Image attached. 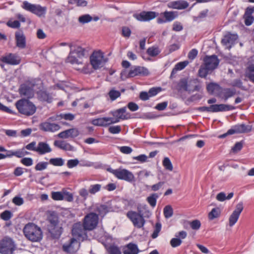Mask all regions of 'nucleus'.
Returning a JSON list of instances; mask_svg holds the SVG:
<instances>
[{"mask_svg": "<svg viewBox=\"0 0 254 254\" xmlns=\"http://www.w3.org/2000/svg\"><path fill=\"white\" fill-rule=\"evenodd\" d=\"M23 233L25 237L33 242H40L43 237L41 228L32 223H29L24 226Z\"/></svg>", "mask_w": 254, "mask_h": 254, "instance_id": "f257e3e1", "label": "nucleus"}, {"mask_svg": "<svg viewBox=\"0 0 254 254\" xmlns=\"http://www.w3.org/2000/svg\"><path fill=\"white\" fill-rule=\"evenodd\" d=\"M151 214L150 212L147 210H145L144 213H142L141 211H139L138 212L131 211L127 212V216L135 227L141 228L145 223L144 217L149 218Z\"/></svg>", "mask_w": 254, "mask_h": 254, "instance_id": "f03ea898", "label": "nucleus"}, {"mask_svg": "<svg viewBox=\"0 0 254 254\" xmlns=\"http://www.w3.org/2000/svg\"><path fill=\"white\" fill-rule=\"evenodd\" d=\"M70 48V53L66 59V62L72 64H81L82 62L80 61L78 59H81L85 56V50L80 46H72L69 45Z\"/></svg>", "mask_w": 254, "mask_h": 254, "instance_id": "7ed1b4c3", "label": "nucleus"}, {"mask_svg": "<svg viewBox=\"0 0 254 254\" xmlns=\"http://www.w3.org/2000/svg\"><path fill=\"white\" fill-rule=\"evenodd\" d=\"M18 112L24 115L30 116L33 115L36 111L35 105L26 99H21L15 103Z\"/></svg>", "mask_w": 254, "mask_h": 254, "instance_id": "20e7f679", "label": "nucleus"}, {"mask_svg": "<svg viewBox=\"0 0 254 254\" xmlns=\"http://www.w3.org/2000/svg\"><path fill=\"white\" fill-rule=\"evenodd\" d=\"M107 170L119 180H124L129 183L135 181V177L132 173L126 169L119 168L117 169H113L108 168Z\"/></svg>", "mask_w": 254, "mask_h": 254, "instance_id": "39448f33", "label": "nucleus"}, {"mask_svg": "<svg viewBox=\"0 0 254 254\" xmlns=\"http://www.w3.org/2000/svg\"><path fill=\"white\" fill-rule=\"evenodd\" d=\"M21 7L25 10L30 11L39 17L44 16L47 11L46 6L39 4H32L27 1H24Z\"/></svg>", "mask_w": 254, "mask_h": 254, "instance_id": "423d86ee", "label": "nucleus"}, {"mask_svg": "<svg viewBox=\"0 0 254 254\" xmlns=\"http://www.w3.org/2000/svg\"><path fill=\"white\" fill-rule=\"evenodd\" d=\"M149 74V72L147 68L143 66H136L131 67L127 74H126V71H122L121 73V76L122 78L124 76L126 78H130L136 76H147Z\"/></svg>", "mask_w": 254, "mask_h": 254, "instance_id": "0eeeda50", "label": "nucleus"}, {"mask_svg": "<svg viewBox=\"0 0 254 254\" xmlns=\"http://www.w3.org/2000/svg\"><path fill=\"white\" fill-rule=\"evenodd\" d=\"M56 118L54 117H50L46 121L39 125L40 130L45 132H55L60 129V126L56 123H52Z\"/></svg>", "mask_w": 254, "mask_h": 254, "instance_id": "6e6552de", "label": "nucleus"}, {"mask_svg": "<svg viewBox=\"0 0 254 254\" xmlns=\"http://www.w3.org/2000/svg\"><path fill=\"white\" fill-rule=\"evenodd\" d=\"M106 62L103 53L99 51L93 53L90 57V63L95 69L103 67Z\"/></svg>", "mask_w": 254, "mask_h": 254, "instance_id": "1a4fd4ad", "label": "nucleus"}, {"mask_svg": "<svg viewBox=\"0 0 254 254\" xmlns=\"http://www.w3.org/2000/svg\"><path fill=\"white\" fill-rule=\"evenodd\" d=\"M98 215L95 213H90L86 215L83 221V227L87 230L94 229L98 223Z\"/></svg>", "mask_w": 254, "mask_h": 254, "instance_id": "9d476101", "label": "nucleus"}, {"mask_svg": "<svg viewBox=\"0 0 254 254\" xmlns=\"http://www.w3.org/2000/svg\"><path fill=\"white\" fill-rule=\"evenodd\" d=\"M15 246L12 240L4 238L0 242V253L1 254H12Z\"/></svg>", "mask_w": 254, "mask_h": 254, "instance_id": "9b49d317", "label": "nucleus"}, {"mask_svg": "<svg viewBox=\"0 0 254 254\" xmlns=\"http://www.w3.org/2000/svg\"><path fill=\"white\" fill-rule=\"evenodd\" d=\"M178 15L177 11H165L160 13V16L157 19V23L162 24L171 22L177 18Z\"/></svg>", "mask_w": 254, "mask_h": 254, "instance_id": "f8f14e48", "label": "nucleus"}, {"mask_svg": "<svg viewBox=\"0 0 254 254\" xmlns=\"http://www.w3.org/2000/svg\"><path fill=\"white\" fill-rule=\"evenodd\" d=\"M158 15V13L154 11H143L139 13H134V18L141 22L149 21L154 19Z\"/></svg>", "mask_w": 254, "mask_h": 254, "instance_id": "ddd939ff", "label": "nucleus"}, {"mask_svg": "<svg viewBox=\"0 0 254 254\" xmlns=\"http://www.w3.org/2000/svg\"><path fill=\"white\" fill-rule=\"evenodd\" d=\"M243 209L244 206L243 202H240L236 205L235 209L233 211L229 218V225L230 227L234 226L237 222Z\"/></svg>", "mask_w": 254, "mask_h": 254, "instance_id": "4468645a", "label": "nucleus"}, {"mask_svg": "<svg viewBox=\"0 0 254 254\" xmlns=\"http://www.w3.org/2000/svg\"><path fill=\"white\" fill-rule=\"evenodd\" d=\"M188 82L186 78L181 79L178 83V90L187 91L189 93L199 91L202 89L200 85H194V88L188 87Z\"/></svg>", "mask_w": 254, "mask_h": 254, "instance_id": "2eb2a0df", "label": "nucleus"}, {"mask_svg": "<svg viewBox=\"0 0 254 254\" xmlns=\"http://www.w3.org/2000/svg\"><path fill=\"white\" fill-rule=\"evenodd\" d=\"M219 63V60L216 55L206 56L204 58V64L208 69L213 70L215 69Z\"/></svg>", "mask_w": 254, "mask_h": 254, "instance_id": "dca6fc26", "label": "nucleus"}, {"mask_svg": "<svg viewBox=\"0 0 254 254\" xmlns=\"http://www.w3.org/2000/svg\"><path fill=\"white\" fill-rule=\"evenodd\" d=\"M252 130V127L244 124L235 125L228 130V133H243L249 132Z\"/></svg>", "mask_w": 254, "mask_h": 254, "instance_id": "f3484780", "label": "nucleus"}, {"mask_svg": "<svg viewBox=\"0 0 254 254\" xmlns=\"http://www.w3.org/2000/svg\"><path fill=\"white\" fill-rule=\"evenodd\" d=\"M1 61L9 64L17 65L20 64L21 62V58L16 54L10 53L2 57Z\"/></svg>", "mask_w": 254, "mask_h": 254, "instance_id": "a211bd4d", "label": "nucleus"}, {"mask_svg": "<svg viewBox=\"0 0 254 254\" xmlns=\"http://www.w3.org/2000/svg\"><path fill=\"white\" fill-rule=\"evenodd\" d=\"M87 230L83 227V224L77 223L74 224L72 229V235L78 238H83L85 236V231Z\"/></svg>", "mask_w": 254, "mask_h": 254, "instance_id": "6ab92c4d", "label": "nucleus"}, {"mask_svg": "<svg viewBox=\"0 0 254 254\" xmlns=\"http://www.w3.org/2000/svg\"><path fill=\"white\" fill-rule=\"evenodd\" d=\"M15 39L17 47L20 49L26 47V38L22 31L19 30L15 32Z\"/></svg>", "mask_w": 254, "mask_h": 254, "instance_id": "aec40b11", "label": "nucleus"}, {"mask_svg": "<svg viewBox=\"0 0 254 254\" xmlns=\"http://www.w3.org/2000/svg\"><path fill=\"white\" fill-rule=\"evenodd\" d=\"M48 221L50 223L49 231L51 234L54 233L55 230L57 228L59 223V220L57 215L55 212L51 213L48 216Z\"/></svg>", "mask_w": 254, "mask_h": 254, "instance_id": "412c9836", "label": "nucleus"}, {"mask_svg": "<svg viewBox=\"0 0 254 254\" xmlns=\"http://www.w3.org/2000/svg\"><path fill=\"white\" fill-rule=\"evenodd\" d=\"M63 247L64 251L74 253L78 250L79 244L75 239L72 238L69 244L64 245Z\"/></svg>", "mask_w": 254, "mask_h": 254, "instance_id": "4be33fe9", "label": "nucleus"}, {"mask_svg": "<svg viewBox=\"0 0 254 254\" xmlns=\"http://www.w3.org/2000/svg\"><path fill=\"white\" fill-rule=\"evenodd\" d=\"M78 135V130L76 128H73L61 132L58 134V136L61 138H68L75 137Z\"/></svg>", "mask_w": 254, "mask_h": 254, "instance_id": "5701e85b", "label": "nucleus"}, {"mask_svg": "<svg viewBox=\"0 0 254 254\" xmlns=\"http://www.w3.org/2000/svg\"><path fill=\"white\" fill-rule=\"evenodd\" d=\"M237 38L238 36L236 34H228L222 40V43L230 49Z\"/></svg>", "mask_w": 254, "mask_h": 254, "instance_id": "b1692460", "label": "nucleus"}, {"mask_svg": "<svg viewBox=\"0 0 254 254\" xmlns=\"http://www.w3.org/2000/svg\"><path fill=\"white\" fill-rule=\"evenodd\" d=\"M236 93L235 90H232L230 88L222 89L221 87V90L218 93V96L222 99H224L225 101L228 100V98L233 97Z\"/></svg>", "mask_w": 254, "mask_h": 254, "instance_id": "393cba45", "label": "nucleus"}, {"mask_svg": "<svg viewBox=\"0 0 254 254\" xmlns=\"http://www.w3.org/2000/svg\"><path fill=\"white\" fill-rule=\"evenodd\" d=\"M139 252V250L137 245L132 243H129L123 248L124 254H138Z\"/></svg>", "mask_w": 254, "mask_h": 254, "instance_id": "a878e982", "label": "nucleus"}, {"mask_svg": "<svg viewBox=\"0 0 254 254\" xmlns=\"http://www.w3.org/2000/svg\"><path fill=\"white\" fill-rule=\"evenodd\" d=\"M50 145L46 142H40L37 146V152L40 155H43L52 151Z\"/></svg>", "mask_w": 254, "mask_h": 254, "instance_id": "bb28decb", "label": "nucleus"}, {"mask_svg": "<svg viewBox=\"0 0 254 254\" xmlns=\"http://www.w3.org/2000/svg\"><path fill=\"white\" fill-rule=\"evenodd\" d=\"M167 6L171 8L183 9L188 7L189 3L185 0H178L169 2Z\"/></svg>", "mask_w": 254, "mask_h": 254, "instance_id": "cd10ccee", "label": "nucleus"}, {"mask_svg": "<svg viewBox=\"0 0 254 254\" xmlns=\"http://www.w3.org/2000/svg\"><path fill=\"white\" fill-rule=\"evenodd\" d=\"M19 93L21 96L31 98L34 96L33 89L26 85H22L19 89Z\"/></svg>", "mask_w": 254, "mask_h": 254, "instance_id": "c85d7f7f", "label": "nucleus"}, {"mask_svg": "<svg viewBox=\"0 0 254 254\" xmlns=\"http://www.w3.org/2000/svg\"><path fill=\"white\" fill-rule=\"evenodd\" d=\"M126 113V108L124 107L112 112L111 114L117 120H119V122L120 120H124L127 119V115Z\"/></svg>", "mask_w": 254, "mask_h": 254, "instance_id": "c756f323", "label": "nucleus"}, {"mask_svg": "<svg viewBox=\"0 0 254 254\" xmlns=\"http://www.w3.org/2000/svg\"><path fill=\"white\" fill-rule=\"evenodd\" d=\"M254 9L252 8L248 7L245 11L244 18L245 19V24L247 26H250L252 24L254 21V17L252 16Z\"/></svg>", "mask_w": 254, "mask_h": 254, "instance_id": "7c9ffc66", "label": "nucleus"}, {"mask_svg": "<svg viewBox=\"0 0 254 254\" xmlns=\"http://www.w3.org/2000/svg\"><path fill=\"white\" fill-rule=\"evenodd\" d=\"M37 96L39 100L41 101L51 103L53 101V97L51 95L44 91H39L37 92Z\"/></svg>", "mask_w": 254, "mask_h": 254, "instance_id": "2f4dec72", "label": "nucleus"}, {"mask_svg": "<svg viewBox=\"0 0 254 254\" xmlns=\"http://www.w3.org/2000/svg\"><path fill=\"white\" fill-rule=\"evenodd\" d=\"M54 145L58 148L66 151H71L73 149V147L70 144L64 141L55 140Z\"/></svg>", "mask_w": 254, "mask_h": 254, "instance_id": "473e14b6", "label": "nucleus"}, {"mask_svg": "<svg viewBox=\"0 0 254 254\" xmlns=\"http://www.w3.org/2000/svg\"><path fill=\"white\" fill-rule=\"evenodd\" d=\"M207 90L210 94L218 95V93L221 90V87L216 83H211L207 86Z\"/></svg>", "mask_w": 254, "mask_h": 254, "instance_id": "72a5a7b5", "label": "nucleus"}, {"mask_svg": "<svg viewBox=\"0 0 254 254\" xmlns=\"http://www.w3.org/2000/svg\"><path fill=\"white\" fill-rule=\"evenodd\" d=\"M189 64V62L188 61H185L177 63L175 65L174 68L172 69L171 75V76H173L174 74H175L178 71L183 69L188 65Z\"/></svg>", "mask_w": 254, "mask_h": 254, "instance_id": "f704fd0d", "label": "nucleus"}, {"mask_svg": "<svg viewBox=\"0 0 254 254\" xmlns=\"http://www.w3.org/2000/svg\"><path fill=\"white\" fill-rule=\"evenodd\" d=\"M245 76L254 83V65H250L246 68Z\"/></svg>", "mask_w": 254, "mask_h": 254, "instance_id": "c9c22d12", "label": "nucleus"}, {"mask_svg": "<svg viewBox=\"0 0 254 254\" xmlns=\"http://www.w3.org/2000/svg\"><path fill=\"white\" fill-rule=\"evenodd\" d=\"M49 163L55 166H62L64 164V160L62 158H51Z\"/></svg>", "mask_w": 254, "mask_h": 254, "instance_id": "e433bc0d", "label": "nucleus"}, {"mask_svg": "<svg viewBox=\"0 0 254 254\" xmlns=\"http://www.w3.org/2000/svg\"><path fill=\"white\" fill-rule=\"evenodd\" d=\"M106 120L105 117L95 119L91 121V123L96 126L106 127L107 126Z\"/></svg>", "mask_w": 254, "mask_h": 254, "instance_id": "4c0bfd02", "label": "nucleus"}, {"mask_svg": "<svg viewBox=\"0 0 254 254\" xmlns=\"http://www.w3.org/2000/svg\"><path fill=\"white\" fill-rule=\"evenodd\" d=\"M93 20L92 17L88 14L81 15L78 18V21L82 24L90 22Z\"/></svg>", "mask_w": 254, "mask_h": 254, "instance_id": "58836bf2", "label": "nucleus"}, {"mask_svg": "<svg viewBox=\"0 0 254 254\" xmlns=\"http://www.w3.org/2000/svg\"><path fill=\"white\" fill-rule=\"evenodd\" d=\"M220 215V210L219 208H213L208 214V218L210 220H213L218 218Z\"/></svg>", "mask_w": 254, "mask_h": 254, "instance_id": "ea45409f", "label": "nucleus"}, {"mask_svg": "<svg viewBox=\"0 0 254 254\" xmlns=\"http://www.w3.org/2000/svg\"><path fill=\"white\" fill-rule=\"evenodd\" d=\"M211 70L210 69H208L204 64L201 65L199 70L198 74L199 76L202 78H205L207 75L209 71Z\"/></svg>", "mask_w": 254, "mask_h": 254, "instance_id": "a19ab883", "label": "nucleus"}, {"mask_svg": "<svg viewBox=\"0 0 254 254\" xmlns=\"http://www.w3.org/2000/svg\"><path fill=\"white\" fill-rule=\"evenodd\" d=\"M96 211L101 217H103L108 212V208L106 205H100L96 207Z\"/></svg>", "mask_w": 254, "mask_h": 254, "instance_id": "79ce46f5", "label": "nucleus"}, {"mask_svg": "<svg viewBox=\"0 0 254 254\" xmlns=\"http://www.w3.org/2000/svg\"><path fill=\"white\" fill-rule=\"evenodd\" d=\"M158 197V195L157 193H153L147 198V201L152 207H154L156 204Z\"/></svg>", "mask_w": 254, "mask_h": 254, "instance_id": "37998d69", "label": "nucleus"}, {"mask_svg": "<svg viewBox=\"0 0 254 254\" xmlns=\"http://www.w3.org/2000/svg\"><path fill=\"white\" fill-rule=\"evenodd\" d=\"M108 95L111 100L113 101L121 96V93L119 91L112 89L109 92Z\"/></svg>", "mask_w": 254, "mask_h": 254, "instance_id": "c03bdc74", "label": "nucleus"}, {"mask_svg": "<svg viewBox=\"0 0 254 254\" xmlns=\"http://www.w3.org/2000/svg\"><path fill=\"white\" fill-rule=\"evenodd\" d=\"M163 212L165 217L169 218L172 216L173 210L170 205H167L164 207Z\"/></svg>", "mask_w": 254, "mask_h": 254, "instance_id": "a18cd8bd", "label": "nucleus"}, {"mask_svg": "<svg viewBox=\"0 0 254 254\" xmlns=\"http://www.w3.org/2000/svg\"><path fill=\"white\" fill-rule=\"evenodd\" d=\"M163 165L165 167V168L169 170L170 171H172L173 169V167L172 164L170 160V159L168 157L164 158L163 161Z\"/></svg>", "mask_w": 254, "mask_h": 254, "instance_id": "49530a36", "label": "nucleus"}, {"mask_svg": "<svg viewBox=\"0 0 254 254\" xmlns=\"http://www.w3.org/2000/svg\"><path fill=\"white\" fill-rule=\"evenodd\" d=\"M101 188V185L100 184H95L91 185L89 187V192L94 194L100 191Z\"/></svg>", "mask_w": 254, "mask_h": 254, "instance_id": "de8ad7c7", "label": "nucleus"}, {"mask_svg": "<svg viewBox=\"0 0 254 254\" xmlns=\"http://www.w3.org/2000/svg\"><path fill=\"white\" fill-rule=\"evenodd\" d=\"M52 197L55 200H62L64 199L63 192L60 191L53 192L52 193Z\"/></svg>", "mask_w": 254, "mask_h": 254, "instance_id": "09e8293b", "label": "nucleus"}, {"mask_svg": "<svg viewBox=\"0 0 254 254\" xmlns=\"http://www.w3.org/2000/svg\"><path fill=\"white\" fill-rule=\"evenodd\" d=\"M219 112L233 110L235 109L233 106L226 104H219Z\"/></svg>", "mask_w": 254, "mask_h": 254, "instance_id": "8fccbe9b", "label": "nucleus"}, {"mask_svg": "<svg viewBox=\"0 0 254 254\" xmlns=\"http://www.w3.org/2000/svg\"><path fill=\"white\" fill-rule=\"evenodd\" d=\"M6 25L12 28H18L20 27V23L18 20H14L12 21L11 20H8L7 23Z\"/></svg>", "mask_w": 254, "mask_h": 254, "instance_id": "3c124183", "label": "nucleus"}, {"mask_svg": "<svg viewBox=\"0 0 254 254\" xmlns=\"http://www.w3.org/2000/svg\"><path fill=\"white\" fill-rule=\"evenodd\" d=\"M48 163L47 162H40L36 164L35 169L36 171H42L47 168Z\"/></svg>", "mask_w": 254, "mask_h": 254, "instance_id": "603ef678", "label": "nucleus"}, {"mask_svg": "<svg viewBox=\"0 0 254 254\" xmlns=\"http://www.w3.org/2000/svg\"><path fill=\"white\" fill-rule=\"evenodd\" d=\"M147 53L149 56L155 57L159 54L160 51L158 48L150 47L147 49Z\"/></svg>", "mask_w": 254, "mask_h": 254, "instance_id": "864d4df0", "label": "nucleus"}, {"mask_svg": "<svg viewBox=\"0 0 254 254\" xmlns=\"http://www.w3.org/2000/svg\"><path fill=\"white\" fill-rule=\"evenodd\" d=\"M190 227L195 230H198L201 226L200 222L198 220H194L191 222H189Z\"/></svg>", "mask_w": 254, "mask_h": 254, "instance_id": "5fc2aeb1", "label": "nucleus"}, {"mask_svg": "<svg viewBox=\"0 0 254 254\" xmlns=\"http://www.w3.org/2000/svg\"><path fill=\"white\" fill-rule=\"evenodd\" d=\"M182 243V240L178 238H172L170 241V245L173 248L179 247Z\"/></svg>", "mask_w": 254, "mask_h": 254, "instance_id": "6e6d98bb", "label": "nucleus"}, {"mask_svg": "<svg viewBox=\"0 0 254 254\" xmlns=\"http://www.w3.org/2000/svg\"><path fill=\"white\" fill-rule=\"evenodd\" d=\"M208 12V9H205L201 11L197 16H194L193 19L194 21H198L200 19L206 17Z\"/></svg>", "mask_w": 254, "mask_h": 254, "instance_id": "4d7b16f0", "label": "nucleus"}, {"mask_svg": "<svg viewBox=\"0 0 254 254\" xmlns=\"http://www.w3.org/2000/svg\"><path fill=\"white\" fill-rule=\"evenodd\" d=\"M201 89L199 91V93L192 95L190 98V100L192 102L198 101L201 99L203 97V93L201 92Z\"/></svg>", "mask_w": 254, "mask_h": 254, "instance_id": "13d9d810", "label": "nucleus"}, {"mask_svg": "<svg viewBox=\"0 0 254 254\" xmlns=\"http://www.w3.org/2000/svg\"><path fill=\"white\" fill-rule=\"evenodd\" d=\"M20 162L26 166H30L32 165L33 163V159L29 157L23 158L21 160Z\"/></svg>", "mask_w": 254, "mask_h": 254, "instance_id": "bf43d9fd", "label": "nucleus"}, {"mask_svg": "<svg viewBox=\"0 0 254 254\" xmlns=\"http://www.w3.org/2000/svg\"><path fill=\"white\" fill-rule=\"evenodd\" d=\"M121 127L120 126H111L109 128V131L112 134H117L121 132Z\"/></svg>", "mask_w": 254, "mask_h": 254, "instance_id": "052dcab7", "label": "nucleus"}, {"mask_svg": "<svg viewBox=\"0 0 254 254\" xmlns=\"http://www.w3.org/2000/svg\"><path fill=\"white\" fill-rule=\"evenodd\" d=\"M11 213L8 210L4 211L0 214L1 218L5 221H7L10 219L11 217Z\"/></svg>", "mask_w": 254, "mask_h": 254, "instance_id": "680f3d73", "label": "nucleus"}, {"mask_svg": "<svg viewBox=\"0 0 254 254\" xmlns=\"http://www.w3.org/2000/svg\"><path fill=\"white\" fill-rule=\"evenodd\" d=\"M243 143L241 142H238L236 143L234 146L232 148L231 150L234 153H237L240 151L243 147Z\"/></svg>", "mask_w": 254, "mask_h": 254, "instance_id": "e2e57ef3", "label": "nucleus"}, {"mask_svg": "<svg viewBox=\"0 0 254 254\" xmlns=\"http://www.w3.org/2000/svg\"><path fill=\"white\" fill-rule=\"evenodd\" d=\"M232 85L233 86L237 87L243 90L245 89L244 87L243 86L242 81L239 79L234 80L232 82Z\"/></svg>", "mask_w": 254, "mask_h": 254, "instance_id": "0e129e2a", "label": "nucleus"}, {"mask_svg": "<svg viewBox=\"0 0 254 254\" xmlns=\"http://www.w3.org/2000/svg\"><path fill=\"white\" fill-rule=\"evenodd\" d=\"M79 163V161L77 159H70L67 161V166L69 168H72L76 166Z\"/></svg>", "mask_w": 254, "mask_h": 254, "instance_id": "69168bd1", "label": "nucleus"}, {"mask_svg": "<svg viewBox=\"0 0 254 254\" xmlns=\"http://www.w3.org/2000/svg\"><path fill=\"white\" fill-rule=\"evenodd\" d=\"M183 29V25H182V24L180 22H179L178 21H176L173 23V28H172L173 31H180L182 30Z\"/></svg>", "mask_w": 254, "mask_h": 254, "instance_id": "338daca9", "label": "nucleus"}, {"mask_svg": "<svg viewBox=\"0 0 254 254\" xmlns=\"http://www.w3.org/2000/svg\"><path fill=\"white\" fill-rule=\"evenodd\" d=\"M110 254H121V252L119 249L115 246L110 247L109 249Z\"/></svg>", "mask_w": 254, "mask_h": 254, "instance_id": "774afa93", "label": "nucleus"}]
</instances>
